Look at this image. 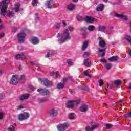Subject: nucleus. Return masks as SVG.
<instances>
[{
  "label": "nucleus",
  "instance_id": "1",
  "mask_svg": "<svg viewBox=\"0 0 131 131\" xmlns=\"http://www.w3.org/2000/svg\"><path fill=\"white\" fill-rule=\"evenodd\" d=\"M73 30H74V28L70 26L64 30L62 34L59 33L57 36V38H59L58 42H59V43H64V42H66L67 40H70L71 37L69 31L70 32H72Z\"/></svg>",
  "mask_w": 131,
  "mask_h": 131
},
{
  "label": "nucleus",
  "instance_id": "2",
  "mask_svg": "<svg viewBox=\"0 0 131 131\" xmlns=\"http://www.w3.org/2000/svg\"><path fill=\"white\" fill-rule=\"evenodd\" d=\"M10 4V0H3L0 3L1 16H5L6 14L8 17H14V12L9 11L7 12V9H8V5Z\"/></svg>",
  "mask_w": 131,
  "mask_h": 131
},
{
  "label": "nucleus",
  "instance_id": "3",
  "mask_svg": "<svg viewBox=\"0 0 131 131\" xmlns=\"http://www.w3.org/2000/svg\"><path fill=\"white\" fill-rule=\"evenodd\" d=\"M80 103V100H73V101H68L66 104L67 108L72 109L75 105H78Z\"/></svg>",
  "mask_w": 131,
  "mask_h": 131
},
{
  "label": "nucleus",
  "instance_id": "4",
  "mask_svg": "<svg viewBox=\"0 0 131 131\" xmlns=\"http://www.w3.org/2000/svg\"><path fill=\"white\" fill-rule=\"evenodd\" d=\"M39 81L41 82L45 86L47 87L53 86V82L48 80V79H39Z\"/></svg>",
  "mask_w": 131,
  "mask_h": 131
},
{
  "label": "nucleus",
  "instance_id": "5",
  "mask_svg": "<svg viewBox=\"0 0 131 131\" xmlns=\"http://www.w3.org/2000/svg\"><path fill=\"white\" fill-rule=\"evenodd\" d=\"M26 37V34L24 32H20L17 34V40L19 42H24Z\"/></svg>",
  "mask_w": 131,
  "mask_h": 131
},
{
  "label": "nucleus",
  "instance_id": "6",
  "mask_svg": "<svg viewBox=\"0 0 131 131\" xmlns=\"http://www.w3.org/2000/svg\"><path fill=\"white\" fill-rule=\"evenodd\" d=\"M114 16L116 18H119L120 19H123V20H124V21H127V20H128V16L127 15H124L123 13L119 14L116 12H115Z\"/></svg>",
  "mask_w": 131,
  "mask_h": 131
},
{
  "label": "nucleus",
  "instance_id": "7",
  "mask_svg": "<svg viewBox=\"0 0 131 131\" xmlns=\"http://www.w3.org/2000/svg\"><path fill=\"white\" fill-rule=\"evenodd\" d=\"M27 118H29V114L27 112H25L18 115V119L20 121L25 120V119H27Z\"/></svg>",
  "mask_w": 131,
  "mask_h": 131
},
{
  "label": "nucleus",
  "instance_id": "8",
  "mask_svg": "<svg viewBox=\"0 0 131 131\" xmlns=\"http://www.w3.org/2000/svg\"><path fill=\"white\" fill-rule=\"evenodd\" d=\"M19 82V79L18 78V76L14 75H13L11 80H10V83L11 84H13V85H16Z\"/></svg>",
  "mask_w": 131,
  "mask_h": 131
},
{
  "label": "nucleus",
  "instance_id": "9",
  "mask_svg": "<svg viewBox=\"0 0 131 131\" xmlns=\"http://www.w3.org/2000/svg\"><path fill=\"white\" fill-rule=\"evenodd\" d=\"M54 5L55 2H54V0H48L46 3L45 6L48 9H52L54 8Z\"/></svg>",
  "mask_w": 131,
  "mask_h": 131
},
{
  "label": "nucleus",
  "instance_id": "10",
  "mask_svg": "<svg viewBox=\"0 0 131 131\" xmlns=\"http://www.w3.org/2000/svg\"><path fill=\"white\" fill-rule=\"evenodd\" d=\"M69 126V125L68 123H64L63 124H59L57 126V129L59 131L65 130L67 129Z\"/></svg>",
  "mask_w": 131,
  "mask_h": 131
},
{
  "label": "nucleus",
  "instance_id": "11",
  "mask_svg": "<svg viewBox=\"0 0 131 131\" xmlns=\"http://www.w3.org/2000/svg\"><path fill=\"white\" fill-rule=\"evenodd\" d=\"M38 93H39L40 95L41 96H47L50 94V90H45V89H38Z\"/></svg>",
  "mask_w": 131,
  "mask_h": 131
},
{
  "label": "nucleus",
  "instance_id": "12",
  "mask_svg": "<svg viewBox=\"0 0 131 131\" xmlns=\"http://www.w3.org/2000/svg\"><path fill=\"white\" fill-rule=\"evenodd\" d=\"M98 127H99V124H98L92 125L91 127L88 126L85 128V131H94L95 129H97Z\"/></svg>",
  "mask_w": 131,
  "mask_h": 131
},
{
  "label": "nucleus",
  "instance_id": "13",
  "mask_svg": "<svg viewBox=\"0 0 131 131\" xmlns=\"http://www.w3.org/2000/svg\"><path fill=\"white\" fill-rule=\"evenodd\" d=\"M15 58L16 60H25V59H27V57L25 56V53H22L21 54H17L15 56Z\"/></svg>",
  "mask_w": 131,
  "mask_h": 131
},
{
  "label": "nucleus",
  "instance_id": "14",
  "mask_svg": "<svg viewBox=\"0 0 131 131\" xmlns=\"http://www.w3.org/2000/svg\"><path fill=\"white\" fill-rule=\"evenodd\" d=\"M98 40L99 41V46L101 48H105L106 47V41L101 37H99L98 38Z\"/></svg>",
  "mask_w": 131,
  "mask_h": 131
},
{
  "label": "nucleus",
  "instance_id": "15",
  "mask_svg": "<svg viewBox=\"0 0 131 131\" xmlns=\"http://www.w3.org/2000/svg\"><path fill=\"white\" fill-rule=\"evenodd\" d=\"M30 40L33 45H37L39 42V40L36 37H32L30 38Z\"/></svg>",
  "mask_w": 131,
  "mask_h": 131
},
{
  "label": "nucleus",
  "instance_id": "16",
  "mask_svg": "<svg viewBox=\"0 0 131 131\" xmlns=\"http://www.w3.org/2000/svg\"><path fill=\"white\" fill-rule=\"evenodd\" d=\"M49 114H50V116L55 117L58 114V111L55 108H52L49 111Z\"/></svg>",
  "mask_w": 131,
  "mask_h": 131
},
{
  "label": "nucleus",
  "instance_id": "17",
  "mask_svg": "<svg viewBox=\"0 0 131 131\" xmlns=\"http://www.w3.org/2000/svg\"><path fill=\"white\" fill-rule=\"evenodd\" d=\"M30 96V94H26L22 95L19 97V100L20 101H24V100H28Z\"/></svg>",
  "mask_w": 131,
  "mask_h": 131
},
{
  "label": "nucleus",
  "instance_id": "18",
  "mask_svg": "<svg viewBox=\"0 0 131 131\" xmlns=\"http://www.w3.org/2000/svg\"><path fill=\"white\" fill-rule=\"evenodd\" d=\"M84 20H85V22L87 23H91L95 20V18L92 16H85Z\"/></svg>",
  "mask_w": 131,
  "mask_h": 131
},
{
  "label": "nucleus",
  "instance_id": "19",
  "mask_svg": "<svg viewBox=\"0 0 131 131\" xmlns=\"http://www.w3.org/2000/svg\"><path fill=\"white\" fill-rule=\"evenodd\" d=\"M67 9L69 11H73L75 9V5L73 4V3H70L67 6Z\"/></svg>",
  "mask_w": 131,
  "mask_h": 131
},
{
  "label": "nucleus",
  "instance_id": "20",
  "mask_svg": "<svg viewBox=\"0 0 131 131\" xmlns=\"http://www.w3.org/2000/svg\"><path fill=\"white\" fill-rule=\"evenodd\" d=\"M88 109H89L88 105L83 104L80 107V111L81 112H86Z\"/></svg>",
  "mask_w": 131,
  "mask_h": 131
},
{
  "label": "nucleus",
  "instance_id": "21",
  "mask_svg": "<svg viewBox=\"0 0 131 131\" xmlns=\"http://www.w3.org/2000/svg\"><path fill=\"white\" fill-rule=\"evenodd\" d=\"M96 11H97L98 12L100 11L102 12V11L104 10V5L101 4H99L97 7L96 8Z\"/></svg>",
  "mask_w": 131,
  "mask_h": 131
},
{
  "label": "nucleus",
  "instance_id": "22",
  "mask_svg": "<svg viewBox=\"0 0 131 131\" xmlns=\"http://www.w3.org/2000/svg\"><path fill=\"white\" fill-rule=\"evenodd\" d=\"M22 10V8H20V3H16L14 9L15 12H20Z\"/></svg>",
  "mask_w": 131,
  "mask_h": 131
},
{
  "label": "nucleus",
  "instance_id": "23",
  "mask_svg": "<svg viewBox=\"0 0 131 131\" xmlns=\"http://www.w3.org/2000/svg\"><path fill=\"white\" fill-rule=\"evenodd\" d=\"M88 46H89V42H88V41H85L83 43V45L82 46V51H85V50H86Z\"/></svg>",
  "mask_w": 131,
  "mask_h": 131
},
{
  "label": "nucleus",
  "instance_id": "24",
  "mask_svg": "<svg viewBox=\"0 0 131 131\" xmlns=\"http://www.w3.org/2000/svg\"><path fill=\"white\" fill-rule=\"evenodd\" d=\"M98 31H101L102 32H104L105 30H106V27L105 26H99L98 27Z\"/></svg>",
  "mask_w": 131,
  "mask_h": 131
},
{
  "label": "nucleus",
  "instance_id": "25",
  "mask_svg": "<svg viewBox=\"0 0 131 131\" xmlns=\"http://www.w3.org/2000/svg\"><path fill=\"white\" fill-rule=\"evenodd\" d=\"M91 63V60H90L89 59H86L84 60V65H85V66H86L87 67H90Z\"/></svg>",
  "mask_w": 131,
  "mask_h": 131
},
{
  "label": "nucleus",
  "instance_id": "26",
  "mask_svg": "<svg viewBox=\"0 0 131 131\" xmlns=\"http://www.w3.org/2000/svg\"><path fill=\"white\" fill-rule=\"evenodd\" d=\"M124 39H125V40H126V41H127V42H128V43L131 45V36L126 35V36H125Z\"/></svg>",
  "mask_w": 131,
  "mask_h": 131
},
{
  "label": "nucleus",
  "instance_id": "27",
  "mask_svg": "<svg viewBox=\"0 0 131 131\" xmlns=\"http://www.w3.org/2000/svg\"><path fill=\"white\" fill-rule=\"evenodd\" d=\"M87 29L89 31H94L96 29V27L93 25H89L88 26Z\"/></svg>",
  "mask_w": 131,
  "mask_h": 131
},
{
  "label": "nucleus",
  "instance_id": "28",
  "mask_svg": "<svg viewBox=\"0 0 131 131\" xmlns=\"http://www.w3.org/2000/svg\"><path fill=\"white\" fill-rule=\"evenodd\" d=\"M118 59V56H112L111 58H108V61H110V62H114L115 61H117Z\"/></svg>",
  "mask_w": 131,
  "mask_h": 131
},
{
  "label": "nucleus",
  "instance_id": "29",
  "mask_svg": "<svg viewBox=\"0 0 131 131\" xmlns=\"http://www.w3.org/2000/svg\"><path fill=\"white\" fill-rule=\"evenodd\" d=\"M85 31H86V28H83L81 29V32H82L83 37H86V33H85Z\"/></svg>",
  "mask_w": 131,
  "mask_h": 131
},
{
  "label": "nucleus",
  "instance_id": "30",
  "mask_svg": "<svg viewBox=\"0 0 131 131\" xmlns=\"http://www.w3.org/2000/svg\"><path fill=\"white\" fill-rule=\"evenodd\" d=\"M64 86H65V84H64V83H59L57 84V89L61 90V89H63Z\"/></svg>",
  "mask_w": 131,
  "mask_h": 131
},
{
  "label": "nucleus",
  "instance_id": "31",
  "mask_svg": "<svg viewBox=\"0 0 131 131\" xmlns=\"http://www.w3.org/2000/svg\"><path fill=\"white\" fill-rule=\"evenodd\" d=\"M120 84H121V81L117 80L114 82V86L117 88V86H118V85H120Z\"/></svg>",
  "mask_w": 131,
  "mask_h": 131
},
{
  "label": "nucleus",
  "instance_id": "32",
  "mask_svg": "<svg viewBox=\"0 0 131 131\" xmlns=\"http://www.w3.org/2000/svg\"><path fill=\"white\" fill-rule=\"evenodd\" d=\"M67 63L69 66H73V61L72 59H68L67 61Z\"/></svg>",
  "mask_w": 131,
  "mask_h": 131
},
{
  "label": "nucleus",
  "instance_id": "33",
  "mask_svg": "<svg viewBox=\"0 0 131 131\" xmlns=\"http://www.w3.org/2000/svg\"><path fill=\"white\" fill-rule=\"evenodd\" d=\"M105 67L106 69H107V70H109V69H111V68L112 67V64L106 63L105 66Z\"/></svg>",
  "mask_w": 131,
  "mask_h": 131
},
{
  "label": "nucleus",
  "instance_id": "34",
  "mask_svg": "<svg viewBox=\"0 0 131 131\" xmlns=\"http://www.w3.org/2000/svg\"><path fill=\"white\" fill-rule=\"evenodd\" d=\"M37 4H38V0H33L32 2V4L35 7L37 6Z\"/></svg>",
  "mask_w": 131,
  "mask_h": 131
},
{
  "label": "nucleus",
  "instance_id": "35",
  "mask_svg": "<svg viewBox=\"0 0 131 131\" xmlns=\"http://www.w3.org/2000/svg\"><path fill=\"white\" fill-rule=\"evenodd\" d=\"M69 118L70 119H74L75 118V114L73 113H71L69 115Z\"/></svg>",
  "mask_w": 131,
  "mask_h": 131
},
{
  "label": "nucleus",
  "instance_id": "36",
  "mask_svg": "<svg viewBox=\"0 0 131 131\" xmlns=\"http://www.w3.org/2000/svg\"><path fill=\"white\" fill-rule=\"evenodd\" d=\"M54 55V51L53 50H50L47 53V57H51Z\"/></svg>",
  "mask_w": 131,
  "mask_h": 131
},
{
  "label": "nucleus",
  "instance_id": "37",
  "mask_svg": "<svg viewBox=\"0 0 131 131\" xmlns=\"http://www.w3.org/2000/svg\"><path fill=\"white\" fill-rule=\"evenodd\" d=\"M20 80L21 81V82H24V81L26 80V79H25V76L23 75H21Z\"/></svg>",
  "mask_w": 131,
  "mask_h": 131
},
{
  "label": "nucleus",
  "instance_id": "38",
  "mask_svg": "<svg viewBox=\"0 0 131 131\" xmlns=\"http://www.w3.org/2000/svg\"><path fill=\"white\" fill-rule=\"evenodd\" d=\"M49 100L47 98L42 99H40L39 100V103H45L46 102H48Z\"/></svg>",
  "mask_w": 131,
  "mask_h": 131
},
{
  "label": "nucleus",
  "instance_id": "39",
  "mask_svg": "<svg viewBox=\"0 0 131 131\" xmlns=\"http://www.w3.org/2000/svg\"><path fill=\"white\" fill-rule=\"evenodd\" d=\"M98 82L99 84V86H102L104 84V81H103L102 79L99 80Z\"/></svg>",
  "mask_w": 131,
  "mask_h": 131
},
{
  "label": "nucleus",
  "instance_id": "40",
  "mask_svg": "<svg viewBox=\"0 0 131 131\" xmlns=\"http://www.w3.org/2000/svg\"><path fill=\"white\" fill-rule=\"evenodd\" d=\"M77 19L78 21H79V22H82V21H83V18H82L80 16H77Z\"/></svg>",
  "mask_w": 131,
  "mask_h": 131
},
{
  "label": "nucleus",
  "instance_id": "41",
  "mask_svg": "<svg viewBox=\"0 0 131 131\" xmlns=\"http://www.w3.org/2000/svg\"><path fill=\"white\" fill-rule=\"evenodd\" d=\"M15 130V127L14 126H10V127L8 128V131H14Z\"/></svg>",
  "mask_w": 131,
  "mask_h": 131
},
{
  "label": "nucleus",
  "instance_id": "42",
  "mask_svg": "<svg viewBox=\"0 0 131 131\" xmlns=\"http://www.w3.org/2000/svg\"><path fill=\"white\" fill-rule=\"evenodd\" d=\"M83 74L84 75V76H88V77H92V76H91L90 74L85 72V71L83 72Z\"/></svg>",
  "mask_w": 131,
  "mask_h": 131
},
{
  "label": "nucleus",
  "instance_id": "43",
  "mask_svg": "<svg viewBox=\"0 0 131 131\" xmlns=\"http://www.w3.org/2000/svg\"><path fill=\"white\" fill-rule=\"evenodd\" d=\"M55 27L56 29H59V28L61 27V23H58L57 24H56Z\"/></svg>",
  "mask_w": 131,
  "mask_h": 131
},
{
  "label": "nucleus",
  "instance_id": "44",
  "mask_svg": "<svg viewBox=\"0 0 131 131\" xmlns=\"http://www.w3.org/2000/svg\"><path fill=\"white\" fill-rule=\"evenodd\" d=\"M5 116V114L2 112H0V119H3Z\"/></svg>",
  "mask_w": 131,
  "mask_h": 131
},
{
  "label": "nucleus",
  "instance_id": "45",
  "mask_svg": "<svg viewBox=\"0 0 131 131\" xmlns=\"http://www.w3.org/2000/svg\"><path fill=\"white\" fill-rule=\"evenodd\" d=\"M89 56H90V53H89V52L84 53L83 57L84 58H86V57H89Z\"/></svg>",
  "mask_w": 131,
  "mask_h": 131
},
{
  "label": "nucleus",
  "instance_id": "46",
  "mask_svg": "<svg viewBox=\"0 0 131 131\" xmlns=\"http://www.w3.org/2000/svg\"><path fill=\"white\" fill-rule=\"evenodd\" d=\"M30 65H32V66H37V67H39L38 66H36L35 63L33 61H29Z\"/></svg>",
  "mask_w": 131,
  "mask_h": 131
},
{
  "label": "nucleus",
  "instance_id": "47",
  "mask_svg": "<svg viewBox=\"0 0 131 131\" xmlns=\"http://www.w3.org/2000/svg\"><path fill=\"white\" fill-rule=\"evenodd\" d=\"M5 32H2L0 33V38H3V37H5Z\"/></svg>",
  "mask_w": 131,
  "mask_h": 131
},
{
  "label": "nucleus",
  "instance_id": "48",
  "mask_svg": "<svg viewBox=\"0 0 131 131\" xmlns=\"http://www.w3.org/2000/svg\"><path fill=\"white\" fill-rule=\"evenodd\" d=\"M125 116V117H127V118L131 117V112H129V113L126 114Z\"/></svg>",
  "mask_w": 131,
  "mask_h": 131
},
{
  "label": "nucleus",
  "instance_id": "49",
  "mask_svg": "<svg viewBox=\"0 0 131 131\" xmlns=\"http://www.w3.org/2000/svg\"><path fill=\"white\" fill-rule=\"evenodd\" d=\"M24 107H23V106H21V105H18L16 107L17 110H21V109H24Z\"/></svg>",
  "mask_w": 131,
  "mask_h": 131
},
{
  "label": "nucleus",
  "instance_id": "50",
  "mask_svg": "<svg viewBox=\"0 0 131 131\" xmlns=\"http://www.w3.org/2000/svg\"><path fill=\"white\" fill-rule=\"evenodd\" d=\"M106 126L107 129H109V128H111V127H112V125L110 124H107L106 125Z\"/></svg>",
  "mask_w": 131,
  "mask_h": 131
},
{
  "label": "nucleus",
  "instance_id": "51",
  "mask_svg": "<svg viewBox=\"0 0 131 131\" xmlns=\"http://www.w3.org/2000/svg\"><path fill=\"white\" fill-rule=\"evenodd\" d=\"M5 94H0V100H3V99H5Z\"/></svg>",
  "mask_w": 131,
  "mask_h": 131
},
{
  "label": "nucleus",
  "instance_id": "52",
  "mask_svg": "<svg viewBox=\"0 0 131 131\" xmlns=\"http://www.w3.org/2000/svg\"><path fill=\"white\" fill-rule=\"evenodd\" d=\"M55 75L56 76V78H58V77L60 76V73L59 72H56V73H55Z\"/></svg>",
  "mask_w": 131,
  "mask_h": 131
},
{
  "label": "nucleus",
  "instance_id": "53",
  "mask_svg": "<svg viewBox=\"0 0 131 131\" xmlns=\"http://www.w3.org/2000/svg\"><path fill=\"white\" fill-rule=\"evenodd\" d=\"M100 62L101 63H107V60L105 59H101Z\"/></svg>",
  "mask_w": 131,
  "mask_h": 131
},
{
  "label": "nucleus",
  "instance_id": "54",
  "mask_svg": "<svg viewBox=\"0 0 131 131\" xmlns=\"http://www.w3.org/2000/svg\"><path fill=\"white\" fill-rule=\"evenodd\" d=\"M62 23L63 24V27H66V26H67V23H66V21L62 20Z\"/></svg>",
  "mask_w": 131,
  "mask_h": 131
},
{
  "label": "nucleus",
  "instance_id": "55",
  "mask_svg": "<svg viewBox=\"0 0 131 131\" xmlns=\"http://www.w3.org/2000/svg\"><path fill=\"white\" fill-rule=\"evenodd\" d=\"M98 51L100 52V53H104V52H105V49H101L100 48H98Z\"/></svg>",
  "mask_w": 131,
  "mask_h": 131
},
{
  "label": "nucleus",
  "instance_id": "56",
  "mask_svg": "<svg viewBox=\"0 0 131 131\" xmlns=\"http://www.w3.org/2000/svg\"><path fill=\"white\" fill-rule=\"evenodd\" d=\"M12 30L13 32H16V31H17V28L13 27H12Z\"/></svg>",
  "mask_w": 131,
  "mask_h": 131
},
{
  "label": "nucleus",
  "instance_id": "57",
  "mask_svg": "<svg viewBox=\"0 0 131 131\" xmlns=\"http://www.w3.org/2000/svg\"><path fill=\"white\" fill-rule=\"evenodd\" d=\"M67 80H68V78H63V82L64 83L67 82Z\"/></svg>",
  "mask_w": 131,
  "mask_h": 131
},
{
  "label": "nucleus",
  "instance_id": "58",
  "mask_svg": "<svg viewBox=\"0 0 131 131\" xmlns=\"http://www.w3.org/2000/svg\"><path fill=\"white\" fill-rule=\"evenodd\" d=\"M4 28V25H0V30H2Z\"/></svg>",
  "mask_w": 131,
  "mask_h": 131
},
{
  "label": "nucleus",
  "instance_id": "59",
  "mask_svg": "<svg viewBox=\"0 0 131 131\" xmlns=\"http://www.w3.org/2000/svg\"><path fill=\"white\" fill-rule=\"evenodd\" d=\"M50 75L51 76H54V75H55V73L54 72L50 73Z\"/></svg>",
  "mask_w": 131,
  "mask_h": 131
},
{
  "label": "nucleus",
  "instance_id": "60",
  "mask_svg": "<svg viewBox=\"0 0 131 131\" xmlns=\"http://www.w3.org/2000/svg\"><path fill=\"white\" fill-rule=\"evenodd\" d=\"M128 54H129L130 57H131V49L128 51Z\"/></svg>",
  "mask_w": 131,
  "mask_h": 131
},
{
  "label": "nucleus",
  "instance_id": "61",
  "mask_svg": "<svg viewBox=\"0 0 131 131\" xmlns=\"http://www.w3.org/2000/svg\"><path fill=\"white\" fill-rule=\"evenodd\" d=\"M128 90H131V83H129V85L127 87Z\"/></svg>",
  "mask_w": 131,
  "mask_h": 131
},
{
  "label": "nucleus",
  "instance_id": "62",
  "mask_svg": "<svg viewBox=\"0 0 131 131\" xmlns=\"http://www.w3.org/2000/svg\"><path fill=\"white\" fill-rule=\"evenodd\" d=\"M111 30H110V31H106V33L107 34H110V33H111Z\"/></svg>",
  "mask_w": 131,
  "mask_h": 131
},
{
  "label": "nucleus",
  "instance_id": "63",
  "mask_svg": "<svg viewBox=\"0 0 131 131\" xmlns=\"http://www.w3.org/2000/svg\"><path fill=\"white\" fill-rule=\"evenodd\" d=\"M83 89H84V90H86V91H88V87H86V86H84V87L83 88Z\"/></svg>",
  "mask_w": 131,
  "mask_h": 131
},
{
  "label": "nucleus",
  "instance_id": "64",
  "mask_svg": "<svg viewBox=\"0 0 131 131\" xmlns=\"http://www.w3.org/2000/svg\"><path fill=\"white\" fill-rule=\"evenodd\" d=\"M73 2L74 3H77V2H78V0H73Z\"/></svg>",
  "mask_w": 131,
  "mask_h": 131
}]
</instances>
